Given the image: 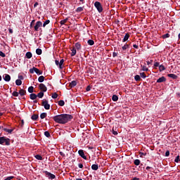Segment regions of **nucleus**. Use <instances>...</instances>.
<instances>
[{
	"label": "nucleus",
	"mask_w": 180,
	"mask_h": 180,
	"mask_svg": "<svg viewBox=\"0 0 180 180\" xmlns=\"http://www.w3.org/2000/svg\"><path fill=\"white\" fill-rule=\"evenodd\" d=\"M43 26V23L41 21H37L35 22L34 26H33L34 32H39L40 27Z\"/></svg>",
	"instance_id": "6"
},
{
	"label": "nucleus",
	"mask_w": 180,
	"mask_h": 180,
	"mask_svg": "<svg viewBox=\"0 0 180 180\" xmlns=\"http://www.w3.org/2000/svg\"><path fill=\"white\" fill-rule=\"evenodd\" d=\"M18 94L21 96H23L26 95V90H24L23 89H20V90H19V91H18Z\"/></svg>",
	"instance_id": "16"
},
{
	"label": "nucleus",
	"mask_w": 180,
	"mask_h": 180,
	"mask_svg": "<svg viewBox=\"0 0 180 180\" xmlns=\"http://www.w3.org/2000/svg\"><path fill=\"white\" fill-rule=\"evenodd\" d=\"M58 97V94H56V93H53V94L52 95V98H53V99H56V98H57Z\"/></svg>",
	"instance_id": "46"
},
{
	"label": "nucleus",
	"mask_w": 180,
	"mask_h": 180,
	"mask_svg": "<svg viewBox=\"0 0 180 180\" xmlns=\"http://www.w3.org/2000/svg\"><path fill=\"white\" fill-rule=\"evenodd\" d=\"M34 25H35V20H32V22H30V29H32L34 27Z\"/></svg>",
	"instance_id": "43"
},
{
	"label": "nucleus",
	"mask_w": 180,
	"mask_h": 180,
	"mask_svg": "<svg viewBox=\"0 0 180 180\" xmlns=\"http://www.w3.org/2000/svg\"><path fill=\"white\" fill-rule=\"evenodd\" d=\"M170 37V34L169 33H167L166 34L162 35V39H167Z\"/></svg>",
	"instance_id": "40"
},
{
	"label": "nucleus",
	"mask_w": 180,
	"mask_h": 180,
	"mask_svg": "<svg viewBox=\"0 0 180 180\" xmlns=\"http://www.w3.org/2000/svg\"><path fill=\"white\" fill-rule=\"evenodd\" d=\"M122 51L124 53H126L127 52V50L130 49V44H124V46L122 47Z\"/></svg>",
	"instance_id": "9"
},
{
	"label": "nucleus",
	"mask_w": 180,
	"mask_h": 180,
	"mask_svg": "<svg viewBox=\"0 0 180 180\" xmlns=\"http://www.w3.org/2000/svg\"><path fill=\"white\" fill-rule=\"evenodd\" d=\"M167 77H169V78H172L173 79H178V76H176V75H175V74H168Z\"/></svg>",
	"instance_id": "17"
},
{
	"label": "nucleus",
	"mask_w": 180,
	"mask_h": 180,
	"mask_svg": "<svg viewBox=\"0 0 180 180\" xmlns=\"http://www.w3.org/2000/svg\"><path fill=\"white\" fill-rule=\"evenodd\" d=\"M84 11V7H78L77 9L75 10L76 13H80L83 12Z\"/></svg>",
	"instance_id": "29"
},
{
	"label": "nucleus",
	"mask_w": 180,
	"mask_h": 180,
	"mask_svg": "<svg viewBox=\"0 0 180 180\" xmlns=\"http://www.w3.org/2000/svg\"><path fill=\"white\" fill-rule=\"evenodd\" d=\"M158 68H159V71L160 72H162L166 70L165 67L163 66L162 65H159Z\"/></svg>",
	"instance_id": "32"
},
{
	"label": "nucleus",
	"mask_w": 180,
	"mask_h": 180,
	"mask_svg": "<svg viewBox=\"0 0 180 180\" xmlns=\"http://www.w3.org/2000/svg\"><path fill=\"white\" fill-rule=\"evenodd\" d=\"M133 47H134L136 49H139V46L137 44H133Z\"/></svg>",
	"instance_id": "62"
},
{
	"label": "nucleus",
	"mask_w": 180,
	"mask_h": 180,
	"mask_svg": "<svg viewBox=\"0 0 180 180\" xmlns=\"http://www.w3.org/2000/svg\"><path fill=\"white\" fill-rule=\"evenodd\" d=\"M47 115H48V114H46V112H43L42 114L40 115V118L41 120H44Z\"/></svg>",
	"instance_id": "28"
},
{
	"label": "nucleus",
	"mask_w": 180,
	"mask_h": 180,
	"mask_svg": "<svg viewBox=\"0 0 180 180\" xmlns=\"http://www.w3.org/2000/svg\"><path fill=\"white\" fill-rule=\"evenodd\" d=\"M78 154H79V155L81 156V158H82V159L87 160L86 156L84 155V152L83 150H78Z\"/></svg>",
	"instance_id": "10"
},
{
	"label": "nucleus",
	"mask_w": 180,
	"mask_h": 180,
	"mask_svg": "<svg viewBox=\"0 0 180 180\" xmlns=\"http://www.w3.org/2000/svg\"><path fill=\"white\" fill-rule=\"evenodd\" d=\"M169 154H170L169 150H167V151H166V155H165V156H166V157H169Z\"/></svg>",
	"instance_id": "58"
},
{
	"label": "nucleus",
	"mask_w": 180,
	"mask_h": 180,
	"mask_svg": "<svg viewBox=\"0 0 180 180\" xmlns=\"http://www.w3.org/2000/svg\"><path fill=\"white\" fill-rule=\"evenodd\" d=\"M3 130H4L6 133H8V134H11L13 131V129H8L7 128H3Z\"/></svg>",
	"instance_id": "26"
},
{
	"label": "nucleus",
	"mask_w": 180,
	"mask_h": 180,
	"mask_svg": "<svg viewBox=\"0 0 180 180\" xmlns=\"http://www.w3.org/2000/svg\"><path fill=\"white\" fill-rule=\"evenodd\" d=\"M71 51V56H75L77 54V49L75 47H72Z\"/></svg>",
	"instance_id": "18"
},
{
	"label": "nucleus",
	"mask_w": 180,
	"mask_h": 180,
	"mask_svg": "<svg viewBox=\"0 0 180 180\" xmlns=\"http://www.w3.org/2000/svg\"><path fill=\"white\" fill-rule=\"evenodd\" d=\"M14 179V176H8L5 179V180H11V179Z\"/></svg>",
	"instance_id": "50"
},
{
	"label": "nucleus",
	"mask_w": 180,
	"mask_h": 180,
	"mask_svg": "<svg viewBox=\"0 0 180 180\" xmlns=\"http://www.w3.org/2000/svg\"><path fill=\"white\" fill-rule=\"evenodd\" d=\"M56 65L57 66L60 65V63H59V61L58 60H56Z\"/></svg>",
	"instance_id": "63"
},
{
	"label": "nucleus",
	"mask_w": 180,
	"mask_h": 180,
	"mask_svg": "<svg viewBox=\"0 0 180 180\" xmlns=\"http://www.w3.org/2000/svg\"><path fill=\"white\" fill-rule=\"evenodd\" d=\"M78 167H79V168H80V169H83V167H84L82 163H79V164H78Z\"/></svg>",
	"instance_id": "52"
},
{
	"label": "nucleus",
	"mask_w": 180,
	"mask_h": 180,
	"mask_svg": "<svg viewBox=\"0 0 180 180\" xmlns=\"http://www.w3.org/2000/svg\"><path fill=\"white\" fill-rule=\"evenodd\" d=\"M8 32L11 34H13V30L11 29V28L8 29Z\"/></svg>",
	"instance_id": "61"
},
{
	"label": "nucleus",
	"mask_w": 180,
	"mask_h": 180,
	"mask_svg": "<svg viewBox=\"0 0 180 180\" xmlns=\"http://www.w3.org/2000/svg\"><path fill=\"white\" fill-rule=\"evenodd\" d=\"M3 79H4V80H5L6 82H8L11 81V77L10 75L5 74V76L3 77Z\"/></svg>",
	"instance_id": "13"
},
{
	"label": "nucleus",
	"mask_w": 180,
	"mask_h": 180,
	"mask_svg": "<svg viewBox=\"0 0 180 180\" xmlns=\"http://www.w3.org/2000/svg\"><path fill=\"white\" fill-rule=\"evenodd\" d=\"M18 78H19V80H23L24 79V77L22 75H19Z\"/></svg>",
	"instance_id": "56"
},
{
	"label": "nucleus",
	"mask_w": 180,
	"mask_h": 180,
	"mask_svg": "<svg viewBox=\"0 0 180 180\" xmlns=\"http://www.w3.org/2000/svg\"><path fill=\"white\" fill-rule=\"evenodd\" d=\"M98 169V167L97 164H94L91 165V169H93L94 171H97Z\"/></svg>",
	"instance_id": "25"
},
{
	"label": "nucleus",
	"mask_w": 180,
	"mask_h": 180,
	"mask_svg": "<svg viewBox=\"0 0 180 180\" xmlns=\"http://www.w3.org/2000/svg\"><path fill=\"white\" fill-rule=\"evenodd\" d=\"M112 99L114 102H117L118 101L119 98L117 95H113L112 97Z\"/></svg>",
	"instance_id": "33"
},
{
	"label": "nucleus",
	"mask_w": 180,
	"mask_h": 180,
	"mask_svg": "<svg viewBox=\"0 0 180 180\" xmlns=\"http://www.w3.org/2000/svg\"><path fill=\"white\" fill-rule=\"evenodd\" d=\"M22 84V82L20 79L15 80V85L20 86Z\"/></svg>",
	"instance_id": "36"
},
{
	"label": "nucleus",
	"mask_w": 180,
	"mask_h": 180,
	"mask_svg": "<svg viewBox=\"0 0 180 180\" xmlns=\"http://www.w3.org/2000/svg\"><path fill=\"white\" fill-rule=\"evenodd\" d=\"M43 174H44V175H46V177H48L49 179H56V176L54 174H53L51 172H49L48 171H43Z\"/></svg>",
	"instance_id": "5"
},
{
	"label": "nucleus",
	"mask_w": 180,
	"mask_h": 180,
	"mask_svg": "<svg viewBox=\"0 0 180 180\" xmlns=\"http://www.w3.org/2000/svg\"><path fill=\"white\" fill-rule=\"evenodd\" d=\"M134 79H135V81H136V82H139V81H141V77H140V75H135Z\"/></svg>",
	"instance_id": "37"
},
{
	"label": "nucleus",
	"mask_w": 180,
	"mask_h": 180,
	"mask_svg": "<svg viewBox=\"0 0 180 180\" xmlns=\"http://www.w3.org/2000/svg\"><path fill=\"white\" fill-rule=\"evenodd\" d=\"M59 63H60V69L62 70L64 68V66H63V64H64V59H60Z\"/></svg>",
	"instance_id": "31"
},
{
	"label": "nucleus",
	"mask_w": 180,
	"mask_h": 180,
	"mask_svg": "<svg viewBox=\"0 0 180 180\" xmlns=\"http://www.w3.org/2000/svg\"><path fill=\"white\" fill-rule=\"evenodd\" d=\"M30 98L32 101H34L37 98V96L35 94H32L30 95Z\"/></svg>",
	"instance_id": "19"
},
{
	"label": "nucleus",
	"mask_w": 180,
	"mask_h": 180,
	"mask_svg": "<svg viewBox=\"0 0 180 180\" xmlns=\"http://www.w3.org/2000/svg\"><path fill=\"white\" fill-rule=\"evenodd\" d=\"M112 134L114 136H117V134H118L117 131H115V130L112 129Z\"/></svg>",
	"instance_id": "51"
},
{
	"label": "nucleus",
	"mask_w": 180,
	"mask_h": 180,
	"mask_svg": "<svg viewBox=\"0 0 180 180\" xmlns=\"http://www.w3.org/2000/svg\"><path fill=\"white\" fill-rule=\"evenodd\" d=\"M49 23H50V20H46V22H44V24H42V25H43L44 27H45L46 25H47Z\"/></svg>",
	"instance_id": "42"
},
{
	"label": "nucleus",
	"mask_w": 180,
	"mask_h": 180,
	"mask_svg": "<svg viewBox=\"0 0 180 180\" xmlns=\"http://www.w3.org/2000/svg\"><path fill=\"white\" fill-rule=\"evenodd\" d=\"M30 74H34V72H35V74H37V75H41L43 74V71L39 70L35 67H33V68L30 69Z\"/></svg>",
	"instance_id": "3"
},
{
	"label": "nucleus",
	"mask_w": 180,
	"mask_h": 180,
	"mask_svg": "<svg viewBox=\"0 0 180 180\" xmlns=\"http://www.w3.org/2000/svg\"><path fill=\"white\" fill-rule=\"evenodd\" d=\"M37 6H39V3L38 2L34 3V8H36Z\"/></svg>",
	"instance_id": "60"
},
{
	"label": "nucleus",
	"mask_w": 180,
	"mask_h": 180,
	"mask_svg": "<svg viewBox=\"0 0 180 180\" xmlns=\"http://www.w3.org/2000/svg\"><path fill=\"white\" fill-rule=\"evenodd\" d=\"M142 70L148 72V68L146 66H142Z\"/></svg>",
	"instance_id": "47"
},
{
	"label": "nucleus",
	"mask_w": 180,
	"mask_h": 180,
	"mask_svg": "<svg viewBox=\"0 0 180 180\" xmlns=\"http://www.w3.org/2000/svg\"><path fill=\"white\" fill-rule=\"evenodd\" d=\"M91 91V86H88L87 87H86V91Z\"/></svg>",
	"instance_id": "55"
},
{
	"label": "nucleus",
	"mask_w": 180,
	"mask_h": 180,
	"mask_svg": "<svg viewBox=\"0 0 180 180\" xmlns=\"http://www.w3.org/2000/svg\"><path fill=\"white\" fill-rule=\"evenodd\" d=\"M12 96H15V97H18V96H19V92H18V91H13Z\"/></svg>",
	"instance_id": "41"
},
{
	"label": "nucleus",
	"mask_w": 180,
	"mask_h": 180,
	"mask_svg": "<svg viewBox=\"0 0 180 180\" xmlns=\"http://www.w3.org/2000/svg\"><path fill=\"white\" fill-rule=\"evenodd\" d=\"M23 126H24V120H21V124H20L21 128H22Z\"/></svg>",
	"instance_id": "59"
},
{
	"label": "nucleus",
	"mask_w": 180,
	"mask_h": 180,
	"mask_svg": "<svg viewBox=\"0 0 180 180\" xmlns=\"http://www.w3.org/2000/svg\"><path fill=\"white\" fill-rule=\"evenodd\" d=\"M41 105L44 106V109H46V110H49L50 109V105L49 104L48 100L44 99L42 101Z\"/></svg>",
	"instance_id": "7"
},
{
	"label": "nucleus",
	"mask_w": 180,
	"mask_h": 180,
	"mask_svg": "<svg viewBox=\"0 0 180 180\" xmlns=\"http://www.w3.org/2000/svg\"><path fill=\"white\" fill-rule=\"evenodd\" d=\"M0 145L2 146H11V139L6 136L0 137Z\"/></svg>",
	"instance_id": "2"
},
{
	"label": "nucleus",
	"mask_w": 180,
	"mask_h": 180,
	"mask_svg": "<svg viewBox=\"0 0 180 180\" xmlns=\"http://www.w3.org/2000/svg\"><path fill=\"white\" fill-rule=\"evenodd\" d=\"M39 87L41 92H46V91H48V89L46 88L45 84H40Z\"/></svg>",
	"instance_id": "8"
},
{
	"label": "nucleus",
	"mask_w": 180,
	"mask_h": 180,
	"mask_svg": "<svg viewBox=\"0 0 180 180\" xmlns=\"http://www.w3.org/2000/svg\"><path fill=\"white\" fill-rule=\"evenodd\" d=\"M180 160H179V155H177L176 159H174V162H179Z\"/></svg>",
	"instance_id": "49"
},
{
	"label": "nucleus",
	"mask_w": 180,
	"mask_h": 180,
	"mask_svg": "<svg viewBox=\"0 0 180 180\" xmlns=\"http://www.w3.org/2000/svg\"><path fill=\"white\" fill-rule=\"evenodd\" d=\"M58 105H60V107L64 106V105H65V101H63V100H60V101H58Z\"/></svg>",
	"instance_id": "35"
},
{
	"label": "nucleus",
	"mask_w": 180,
	"mask_h": 180,
	"mask_svg": "<svg viewBox=\"0 0 180 180\" xmlns=\"http://www.w3.org/2000/svg\"><path fill=\"white\" fill-rule=\"evenodd\" d=\"M130 38V34H129L128 33H127L125 34V36H124V38L122 39V42L124 43L125 41H127L128 39Z\"/></svg>",
	"instance_id": "15"
},
{
	"label": "nucleus",
	"mask_w": 180,
	"mask_h": 180,
	"mask_svg": "<svg viewBox=\"0 0 180 180\" xmlns=\"http://www.w3.org/2000/svg\"><path fill=\"white\" fill-rule=\"evenodd\" d=\"M60 155L64 158L65 156V153L63 152H60L59 153Z\"/></svg>",
	"instance_id": "57"
},
{
	"label": "nucleus",
	"mask_w": 180,
	"mask_h": 180,
	"mask_svg": "<svg viewBox=\"0 0 180 180\" xmlns=\"http://www.w3.org/2000/svg\"><path fill=\"white\" fill-rule=\"evenodd\" d=\"M77 82L75 80L72 81L69 83V87L70 88H74L75 86H77Z\"/></svg>",
	"instance_id": "12"
},
{
	"label": "nucleus",
	"mask_w": 180,
	"mask_h": 180,
	"mask_svg": "<svg viewBox=\"0 0 180 180\" xmlns=\"http://www.w3.org/2000/svg\"><path fill=\"white\" fill-rule=\"evenodd\" d=\"M87 44H88L89 46H94V41L93 39H89L88 41H87Z\"/></svg>",
	"instance_id": "30"
},
{
	"label": "nucleus",
	"mask_w": 180,
	"mask_h": 180,
	"mask_svg": "<svg viewBox=\"0 0 180 180\" xmlns=\"http://www.w3.org/2000/svg\"><path fill=\"white\" fill-rule=\"evenodd\" d=\"M73 47H75V49L76 50L79 51L81 50V49H82V45H81V44L79 42H76L75 44V46H73Z\"/></svg>",
	"instance_id": "11"
},
{
	"label": "nucleus",
	"mask_w": 180,
	"mask_h": 180,
	"mask_svg": "<svg viewBox=\"0 0 180 180\" xmlns=\"http://www.w3.org/2000/svg\"><path fill=\"white\" fill-rule=\"evenodd\" d=\"M44 80H45V77L44 76H40L39 77H38V82L39 83L44 82Z\"/></svg>",
	"instance_id": "23"
},
{
	"label": "nucleus",
	"mask_w": 180,
	"mask_h": 180,
	"mask_svg": "<svg viewBox=\"0 0 180 180\" xmlns=\"http://www.w3.org/2000/svg\"><path fill=\"white\" fill-rule=\"evenodd\" d=\"M165 82H166L165 77H159V79H158V80H157V83H163Z\"/></svg>",
	"instance_id": "14"
},
{
	"label": "nucleus",
	"mask_w": 180,
	"mask_h": 180,
	"mask_svg": "<svg viewBox=\"0 0 180 180\" xmlns=\"http://www.w3.org/2000/svg\"><path fill=\"white\" fill-rule=\"evenodd\" d=\"M25 57L28 59H30L32 58V52H27V53H25Z\"/></svg>",
	"instance_id": "21"
},
{
	"label": "nucleus",
	"mask_w": 180,
	"mask_h": 180,
	"mask_svg": "<svg viewBox=\"0 0 180 180\" xmlns=\"http://www.w3.org/2000/svg\"><path fill=\"white\" fill-rule=\"evenodd\" d=\"M94 6H95V8H96L98 13H101L103 12V8L102 4H101L100 2H98V1L95 2Z\"/></svg>",
	"instance_id": "4"
},
{
	"label": "nucleus",
	"mask_w": 180,
	"mask_h": 180,
	"mask_svg": "<svg viewBox=\"0 0 180 180\" xmlns=\"http://www.w3.org/2000/svg\"><path fill=\"white\" fill-rule=\"evenodd\" d=\"M0 56H1L2 58H5L6 56V54L0 51Z\"/></svg>",
	"instance_id": "48"
},
{
	"label": "nucleus",
	"mask_w": 180,
	"mask_h": 180,
	"mask_svg": "<svg viewBox=\"0 0 180 180\" xmlns=\"http://www.w3.org/2000/svg\"><path fill=\"white\" fill-rule=\"evenodd\" d=\"M44 136H46V138H50V133L49 132V131H44Z\"/></svg>",
	"instance_id": "44"
},
{
	"label": "nucleus",
	"mask_w": 180,
	"mask_h": 180,
	"mask_svg": "<svg viewBox=\"0 0 180 180\" xmlns=\"http://www.w3.org/2000/svg\"><path fill=\"white\" fill-rule=\"evenodd\" d=\"M32 120L36 121L37 119H39V115L34 114L31 117Z\"/></svg>",
	"instance_id": "22"
},
{
	"label": "nucleus",
	"mask_w": 180,
	"mask_h": 180,
	"mask_svg": "<svg viewBox=\"0 0 180 180\" xmlns=\"http://www.w3.org/2000/svg\"><path fill=\"white\" fill-rule=\"evenodd\" d=\"M35 53H37L38 56H40L42 54V49H37L35 50Z\"/></svg>",
	"instance_id": "27"
},
{
	"label": "nucleus",
	"mask_w": 180,
	"mask_h": 180,
	"mask_svg": "<svg viewBox=\"0 0 180 180\" xmlns=\"http://www.w3.org/2000/svg\"><path fill=\"white\" fill-rule=\"evenodd\" d=\"M44 96V91H40L39 93H38V94L37 95V97L39 98H42Z\"/></svg>",
	"instance_id": "20"
},
{
	"label": "nucleus",
	"mask_w": 180,
	"mask_h": 180,
	"mask_svg": "<svg viewBox=\"0 0 180 180\" xmlns=\"http://www.w3.org/2000/svg\"><path fill=\"white\" fill-rule=\"evenodd\" d=\"M118 53L117 52H113L112 53V57L115 58L116 56H117Z\"/></svg>",
	"instance_id": "54"
},
{
	"label": "nucleus",
	"mask_w": 180,
	"mask_h": 180,
	"mask_svg": "<svg viewBox=\"0 0 180 180\" xmlns=\"http://www.w3.org/2000/svg\"><path fill=\"white\" fill-rule=\"evenodd\" d=\"M155 67H160V63L159 62H155L154 64Z\"/></svg>",
	"instance_id": "53"
},
{
	"label": "nucleus",
	"mask_w": 180,
	"mask_h": 180,
	"mask_svg": "<svg viewBox=\"0 0 180 180\" xmlns=\"http://www.w3.org/2000/svg\"><path fill=\"white\" fill-rule=\"evenodd\" d=\"M68 20V18H66L65 20H62L60 21V25H64L65 23H67Z\"/></svg>",
	"instance_id": "24"
},
{
	"label": "nucleus",
	"mask_w": 180,
	"mask_h": 180,
	"mask_svg": "<svg viewBox=\"0 0 180 180\" xmlns=\"http://www.w3.org/2000/svg\"><path fill=\"white\" fill-rule=\"evenodd\" d=\"M53 121L60 124H65L73 120V116L69 114H60L53 117Z\"/></svg>",
	"instance_id": "1"
},
{
	"label": "nucleus",
	"mask_w": 180,
	"mask_h": 180,
	"mask_svg": "<svg viewBox=\"0 0 180 180\" xmlns=\"http://www.w3.org/2000/svg\"><path fill=\"white\" fill-rule=\"evenodd\" d=\"M140 75H141L140 77H141L143 79L146 78V74H145L144 72H141Z\"/></svg>",
	"instance_id": "45"
},
{
	"label": "nucleus",
	"mask_w": 180,
	"mask_h": 180,
	"mask_svg": "<svg viewBox=\"0 0 180 180\" xmlns=\"http://www.w3.org/2000/svg\"><path fill=\"white\" fill-rule=\"evenodd\" d=\"M140 164H141V160H140L136 159V160H134V165H135L139 166Z\"/></svg>",
	"instance_id": "38"
},
{
	"label": "nucleus",
	"mask_w": 180,
	"mask_h": 180,
	"mask_svg": "<svg viewBox=\"0 0 180 180\" xmlns=\"http://www.w3.org/2000/svg\"><path fill=\"white\" fill-rule=\"evenodd\" d=\"M35 159L38 160H43L42 156L40 155H34Z\"/></svg>",
	"instance_id": "34"
},
{
	"label": "nucleus",
	"mask_w": 180,
	"mask_h": 180,
	"mask_svg": "<svg viewBox=\"0 0 180 180\" xmlns=\"http://www.w3.org/2000/svg\"><path fill=\"white\" fill-rule=\"evenodd\" d=\"M28 92H30V94H32L34 92V87L33 86L28 87Z\"/></svg>",
	"instance_id": "39"
},
{
	"label": "nucleus",
	"mask_w": 180,
	"mask_h": 180,
	"mask_svg": "<svg viewBox=\"0 0 180 180\" xmlns=\"http://www.w3.org/2000/svg\"><path fill=\"white\" fill-rule=\"evenodd\" d=\"M131 180H140V178L134 177L132 178Z\"/></svg>",
	"instance_id": "64"
}]
</instances>
